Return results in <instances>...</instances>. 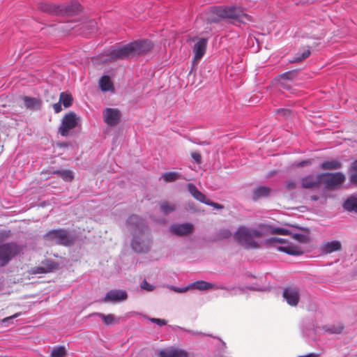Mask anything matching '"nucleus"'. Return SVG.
<instances>
[{
    "label": "nucleus",
    "mask_w": 357,
    "mask_h": 357,
    "mask_svg": "<svg viewBox=\"0 0 357 357\" xmlns=\"http://www.w3.org/2000/svg\"><path fill=\"white\" fill-rule=\"evenodd\" d=\"M286 112H287V110L284 109H281L278 110V113H284V114Z\"/></svg>",
    "instance_id": "50"
},
{
    "label": "nucleus",
    "mask_w": 357,
    "mask_h": 357,
    "mask_svg": "<svg viewBox=\"0 0 357 357\" xmlns=\"http://www.w3.org/2000/svg\"><path fill=\"white\" fill-rule=\"evenodd\" d=\"M351 169L352 171H357V160L352 163Z\"/></svg>",
    "instance_id": "47"
},
{
    "label": "nucleus",
    "mask_w": 357,
    "mask_h": 357,
    "mask_svg": "<svg viewBox=\"0 0 357 357\" xmlns=\"http://www.w3.org/2000/svg\"><path fill=\"white\" fill-rule=\"evenodd\" d=\"M207 44L208 40L204 38H199L195 43L192 47V50L195 54L192 61L193 65L197 64L201 59L204 56L206 51Z\"/></svg>",
    "instance_id": "12"
},
{
    "label": "nucleus",
    "mask_w": 357,
    "mask_h": 357,
    "mask_svg": "<svg viewBox=\"0 0 357 357\" xmlns=\"http://www.w3.org/2000/svg\"><path fill=\"white\" fill-rule=\"evenodd\" d=\"M54 173L60 175V176L66 182H70L74 178V174L70 170H58Z\"/></svg>",
    "instance_id": "32"
},
{
    "label": "nucleus",
    "mask_w": 357,
    "mask_h": 357,
    "mask_svg": "<svg viewBox=\"0 0 357 357\" xmlns=\"http://www.w3.org/2000/svg\"><path fill=\"white\" fill-rule=\"evenodd\" d=\"M344 181L345 176L342 172L321 174V183L329 190L337 188Z\"/></svg>",
    "instance_id": "8"
},
{
    "label": "nucleus",
    "mask_w": 357,
    "mask_h": 357,
    "mask_svg": "<svg viewBox=\"0 0 357 357\" xmlns=\"http://www.w3.org/2000/svg\"><path fill=\"white\" fill-rule=\"evenodd\" d=\"M176 210V206L174 204H170L167 201H163L160 204V211L165 215L174 212Z\"/></svg>",
    "instance_id": "30"
},
{
    "label": "nucleus",
    "mask_w": 357,
    "mask_h": 357,
    "mask_svg": "<svg viewBox=\"0 0 357 357\" xmlns=\"http://www.w3.org/2000/svg\"><path fill=\"white\" fill-rule=\"evenodd\" d=\"M343 327L342 326H327L325 327V331L332 334H338L342 331Z\"/></svg>",
    "instance_id": "35"
},
{
    "label": "nucleus",
    "mask_w": 357,
    "mask_h": 357,
    "mask_svg": "<svg viewBox=\"0 0 357 357\" xmlns=\"http://www.w3.org/2000/svg\"><path fill=\"white\" fill-rule=\"evenodd\" d=\"M22 99L24 101V107L27 109L38 110L41 108L42 100L39 98L23 96Z\"/></svg>",
    "instance_id": "18"
},
{
    "label": "nucleus",
    "mask_w": 357,
    "mask_h": 357,
    "mask_svg": "<svg viewBox=\"0 0 357 357\" xmlns=\"http://www.w3.org/2000/svg\"><path fill=\"white\" fill-rule=\"evenodd\" d=\"M13 317H16V315H15L13 317H10L5 318L4 319H3V322H5V321H8V319H11Z\"/></svg>",
    "instance_id": "49"
},
{
    "label": "nucleus",
    "mask_w": 357,
    "mask_h": 357,
    "mask_svg": "<svg viewBox=\"0 0 357 357\" xmlns=\"http://www.w3.org/2000/svg\"><path fill=\"white\" fill-rule=\"evenodd\" d=\"M127 226L132 231L133 239L131 242L132 248L136 252H145L149 250L150 243L148 241H142L138 236L146 229L144 220L136 215H130L127 220Z\"/></svg>",
    "instance_id": "4"
},
{
    "label": "nucleus",
    "mask_w": 357,
    "mask_h": 357,
    "mask_svg": "<svg viewBox=\"0 0 357 357\" xmlns=\"http://www.w3.org/2000/svg\"><path fill=\"white\" fill-rule=\"evenodd\" d=\"M296 185V182L294 180H289L286 182L285 186L288 190H291L295 188Z\"/></svg>",
    "instance_id": "43"
},
{
    "label": "nucleus",
    "mask_w": 357,
    "mask_h": 357,
    "mask_svg": "<svg viewBox=\"0 0 357 357\" xmlns=\"http://www.w3.org/2000/svg\"><path fill=\"white\" fill-rule=\"evenodd\" d=\"M43 265L45 266L37 267L36 271H34V273H44L51 272L57 266V265L55 262L50 261V260H46L45 261H44Z\"/></svg>",
    "instance_id": "22"
},
{
    "label": "nucleus",
    "mask_w": 357,
    "mask_h": 357,
    "mask_svg": "<svg viewBox=\"0 0 357 357\" xmlns=\"http://www.w3.org/2000/svg\"><path fill=\"white\" fill-rule=\"evenodd\" d=\"M81 5L78 2H72L65 8L64 13L69 15H73L79 12Z\"/></svg>",
    "instance_id": "27"
},
{
    "label": "nucleus",
    "mask_w": 357,
    "mask_h": 357,
    "mask_svg": "<svg viewBox=\"0 0 357 357\" xmlns=\"http://www.w3.org/2000/svg\"><path fill=\"white\" fill-rule=\"evenodd\" d=\"M22 250L17 243L11 242L0 245V266H4Z\"/></svg>",
    "instance_id": "6"
},
{
    "label": "nucleus",
    "mask_w": 357,
    "mask_h": 357,
    "mask_svg": "<svg viewBox=\"0 0 357 357\" xmlns=\"http://www.w3.org/2000/svg\"><path fill=\"white\" fill-rule=\"evenodd\" d=\"M151 322L158 324L160 326H162L167 324V321L163 319L151 318Z\"/></svg>",
    "instance_id": "40"
},
{
    "label": "nucleus",
    "mask_w": 357,
    "mask_h": 357,
    "mask_svg": "<svg viewBox=\"0 0 357 357\" xmlns=\"http://www.w3.org/2000/svg\"><path fill=\"white\" fill-rule=\"evenodd\" d=\"M350 181L352 183L357 184V171H353L351 174Z\"/></svg>",
    "instance_id": "44"
},
{
    "label": "nucleus",
    "mask_w": 357,
    "mask_h": 357,
    "mask_svg": "<svg viewBox=\"0 0 357 357\" xmlns=\"http://www.w3.org/2000/svg\"><path fill=\"white\" fill-rule=\"evenodd\" d=\"M341 243L339 241H326L321 245V250L324 254H331L341 249Z\"/></svg>",
    "instance_id": "19"
},
{
    "label": "nucleus",
    "mask_w": 357,
    "mask_h": 357,
    "mask_svg": "<svg viewBox=\"0 0 357 357\" xmlns=\"http://www.w3.org/2000/svg\"><path fill=\"white\" fill-rule=\"evenodd\" d=\"M153 47L151 41L148 40L135 41L121 47H112L107 51L106 55L109 60L125 59L135 55L145 54Z\"/></svg>",
    "instance_id": "3"
},
{
    "label": "nucleus",
    "mask_w": 357,
    "mask_h": 357,
    "mask_svg": "<svg viewBox=\"0 0 357 357\" xmlns=\"http://www.w3.org/2000/svg\"><path fill=\"white\" fill-rule=\"evenodd\" d=\"M264 243L267 246L275 248L277 250L285 252L290 255H301L303 253L302 249L289 242L286 239L276 237H271L264 241Z\"/></svg>",
    "instance_id": "5"
},
{
    "label": "nucleus",
    "mask_w": 357,
    "mask_h": 357,
    "mask_svg": "<svg viewBox=\"0 0 357 357\" xmlns=\"http://www.w3.org/2000/svg\"><path fill=\"white\" fill-rule=\"evenodd\" d=\"M180 178V174L176 172H168L162 174L160 178L165 182H172Z\"/></svg>",
    "instance_id": "29"
},
{
    "label": "nucleus",
    "mask_w": 357,
    "mask_h": 357,
    "mask_svg": "<svg viewBox=\"0 0 357 357\" xmlns=\"http://www.w3.org/2000/svg\"><path fill=\"white\" fill-rule=\"evenodd\" d=\"M283 298L291 306H296L300 298L299 291L294 287H286L283 290Z\"/></svg>",
    "instance_id": "14"
},
{
    "label": "nucleus",
    "mask_w": 357,
    "mask_h": 357,
    "mask_svg": "<svg viewBox=\"0 0 357 357\" xmlns=\"http://www.w3.org/2000/svg\"><path fill=\"white\" fill-rule=\"evenodd\" d=\"M344 208L348 211L357 213V197L351 196L348 197L343 204Z\"/></svg>",
    "instance_id": "24"
},
{
    "label": "nucleus",
    "mask_w": 357,
    "mask_h": 357,
    "mask_svg": "<svg viewBox=\"0 0 357 357\" xmlns=\"http://www.w3.org/2000/svg\"><path fill=\"white\" fill-rule=\"evenodd\" d=\"M46 240L56 244L68 246L73 244L74 238L65 229H54L45 235Z\"/></svg>",
    "instance_id": "7"
},
{
    "label": "nucleus",
    "mask_w": 357,
    "mask_h": 357,
    "mask_svg": "<svg viewBox=\"0 0 357 357\" xmlns=\"http://www.w3.org/2000/svg\"><path fill=\"white\" fill-rule=\"evenodd\" d=\"M99 86L102 91H113V84L107 75H103L100 78Z\"/></svg>",
    "instance_id": "21"
},
{
    "label": "nucleus",
    "mask_w": 357,
    "mask_h": 357,
    "mask_svg": "<svg viewBox=\"0 0 357 357\" xmlns=\"http://www.w3.org/2000/svg\"><path fill=\"white\" fill-rule=\"evenodd\" d=\"M219 289H225V287H223L222 286H220L218 287Z\"/></svg>",
    "instance_id": "52"
},
{
    "label": "nucleus",
    "mask_w": 357,
    "mask_h": 357,
    "mask_svg": "<svg viewBox=\"0 0 357 357\" xmlns=\"http://www.w3.org/2000/svg\"><path fill=\"white\" fill-rule=\"evenodd\" d=\"M312 199L314 201H317L319 199V197L317 196H312Z\"/></svg>",
    "instance_id": "51"
},
{
    "label": "nucleus",
    "mask_w": 357,
    "mask_h": 357,
    "mask_svg": "<svg viewBox=\"0 0 357 357\" xmlns=\"http://www.w3.org/2000/svg\"><path fill=\"white\" fill-rule=\"evenodd\" d=\"M341 167V163L336 160H326L320 165L321 169H337Z\"/></svg>",
    "instance_id": "26"
},
{
    "label": "nucleus",
    "mask_w": 357,
    "mask_h": 357,
    "mask_svg": "<svg viewBox=\"0 0 357 357\" xmlns=\"http://www.w3.org/2000/svg\"><path fill=\"white\" fill-rule=\"evenodd\" d=\"M173 289L175 291H177V292H184L185 291H187L188 289V287H185V288H183V289H181V288H178V287H172Z\"/></svg>",
    "instance_id": "46"
},
{
    "label": "nucleus",
    "mask_w": 357,
    "mask_h": 357,
    "mask_svg": "<svg viewBox=\"0 0 357 357\" xmlns=\"http://www.w3.org/2000/svg\"><path fill=\"white\" fill-rule=\"evenodd\" d=\"M159 357H188V352L181 348L168 347L159 351Z\"/></svg>",
    "instance_id": "16"
},
{
    "label": "nucleus",
    "mask_w": 357,
    "mask_h": 357,
    "mask_svg": "<svg viewBox=\"0 0 357 357\" xmlns=\"http://www.w3.org/2000/svg\"><path fill=\"white\" fill-rule=\"evenodd\" d=\"M59 101L66 108H67L72 105L73 97L70 94L62 92L59 96Z\"/></svg>",
    "instance_id": "31"
},
{
    "label": "nucleus",
    "mask_w": 357,
    "mask_h": 357,
    "mask_svg": "<svg viewBox=\"0 0 357 357\" xmlns=\"http://www.w3.org/2000/svg\"><path fill=\"white\" fill-rule=\"evenodd\" d=\"M296 73L295 71H288L282 73L280 75V82L281 84L284 85V81L292 80L296 76Z\"/></svg>",
    "instance_id": "33"
},
{
    "label": "nucleus",
    "mask_w": 357,
    "mask_h": 357,
    "mask_svg": "<svg viewBox=\"0 0 357 357\" xmlns=\"http://www.w3.org/2000/svg\"><path fill=\"white\" fill-rule=\"evenodd\" d=\"M191 156L192 159L196 162V163L199 164L202 161V158L200 154L198 152H192L191 153Z\"/></svg>",
    "instance_id": "42"
},
{
    "label": "nucleus",
    "mask_w": 357,
    "mask_h": 357,
    "mask_svg": "<svg viewBox=\"0 0 357 357\" xmlns=\"http://www.w3.org/2000/svg\"><path fill=\"white\" fill-rule=\"evenodd\" d=\"M128 294L125 290L114 289L109 291L102 298L104 303H119L127 299Z\"/></svg>",
    "instance_id": "13"
},
{
    "label": "nucleus",
    "mask_w": 357,
    "mask_h": 357,
    "mask_svg": "<svg viewBox=\"0 0 357 357\" xmlns=\"http://www.w3.org/2000/svg\"><path fill=\"white\" fill-rule=\"evenodd\" d=\"M292 238L300 243H306L308 240L307 236L302 234H294Z\"/></svg>",
    "instance_id": "38"
},
{
    "label": "nucleus",
    "mask_w": 357,
    "mask_h": 357,
    "mask_svg": "<svg viewBox=\"0 0 357 357\" xmlns=\"http://www.w3.org/2000/svg\"><path fill=\"white\" fill-rule=\"evenodd\" d=\"M270 234L289 235L290 231L285 228L273 227L266 224H260L256 228L242 225L238 227L234 234V237L244 248L256 249L259 247V245L255 238Z\"/></svg>",
    "instance_id": "1"
},
{
    "label": "nucleus",
    "mask_w": 357,
    "mask_h": 357,
    "mask_svg": "<svg viewBox=\"0 0 357 357\" xmlns=\"http://www.w3.org/2000/svg\"><path fill=\"white\" fill-rule=\"evenodd\" d=\"M231 233L229 229H220L216 234V238L218 239H222V238H227L229 236H231Z\"/></svg>",
    "instance_id": "36"
},
{
    "label": "nucleus",
    "mask_w": 357,
    "mask_h": 357,
    "mask_svg": "<svg viewBox=\"0 0 357 357\" xmlns=\"http://www.w3.org/2000/svg\"><path fill=\"white\" fill-rule=\"evenodd\" d=\"M39 8L43 12L54 15H57L59 12L63 11V10L60 9L59 6L46 3H40Z\"/></svg>",
    "instance_id": "23"
},
{
    "label": "nucleus",
    "mask_w": 357,
    "mask_h": 357,
    "mask_svg": "<svg viewBox=\"0 0 357 357\" xmlns=\"http://www.w3.org/2000/svg\"><path fill=\"white\" fill-rule=\"evenodd\" d=\"M94 315L100 317L102 320L103 323L107 326H111V325L119 323V321H120V319L116 318L112 314H104L100 312H97V313H95Z\"/></svg>",
    "instance_id": "20"
},
{
    "label": "nucleus",
    "mask_w": 357,
    "mask_h": 357,
    "mask_svg": "<svg viewBox=\"0 0 357 357\" xmlns=\"http://www.w3.org/2000/svg\"><path fill=\"white\" fill-rule=\"evenodd\" d=\"M190 287L203 291L213 287L214 284L204 280H198L192 283Z\"/></svg>",
    "instance_id": "28"
},
{
    "label": "nucleus",
    "mask_w": 357,
    "mask_h": 357,
    "mask_svg": "<svg viewBox=\"0 0 357 357\" xmlns=\"http://www.w3.org/2000/svg\"><path fill=\"white\" fill-rule=\"evenodd\" d=\"M301 183L302 188L305 189L317 188L321 183V174L305 176L302 178Z\"/></svg>",
    "instance_id": "15"
},
{
    "label": "nucleus",
    "mask_w": 357,
    "mask_h": 357,
    "mask_svg": "<svg viewBox=\"0 0 357 357\" xmlns=\"http://www.w3.org/2000/svg\"><path fill=\"white\" fill-rule=\"evenodd\" d=\"M61 105L60 101L53 105V108L56 113H59L62 110Z\"/></svg>",
    "instance_id": "45"
},
{
    "label": "nucleus",
    "mask_w": 357,
    "mask_h": 357,
    "mask_svg": "<svg viewBox=\"0 0 357 357\" xmlns=\"http://www.w3.org/2000/svg\"><path fill=\"white\" fill-rule=\"evenodd\" d=\"M205 20L209 23L218 22L222 19H232L241 23L251 20V17L245 14L243 10L236 6H215L205 13Z\"/></svg>",
    "instance_id": "2"
},
{
    "label": "nucleus",
    "mask_w": 357,
    "mask_h": 357,
    "mask_svg": "<svg viewBox=\"0 0 357 357\" xmlns=\"http://www.w3.org/2000/svg\"><path fill=\"white\" fill-rule=\"evenodd\" d=\"M299 357H318V355L314 353H310L305 356H301Z\"/></svg>",
    "instance_id": "48"
},
{
    "label": "nucleus",
    "mask_w": 357,
    "mask_h": 357,
    "mask_svg": "<svg viewBox=\"0 0 357 357\" xmlns=\"http://www.w3.org/2000/svg\"><path fill=\"white\" fill-rule=\"evenodd\" d=\"M310 55V51L309 50H304L301 55L297 56L292 61L293 62H299L302 60L307 58Z\"/></svg>",
    "instance_id": "37"
},
{
    "label": "nucleus",
    "mask_w": 357,
    "mask_h": 357,
    "mask_svg": "<svg viewBox=\"0 0 357 357\" xmlns=\"http://www.w3.org/2000/svg\"><path fill=\"white\" fill-rule=\"evenodd\" d=\"M271 189L266 186H260L253 192V199L257 200L261 197H266L269 195Z\"/></svg>",
    "instance_id": "25"
},
{
    "label": "nucleus",
    "mask_w": 357,
    "mask_h": 357,
    "mask_svg": "<svg viewBox=\"0 0 357 357\" xmlns=\"http://www.w3.org/2000/svg\"><path fill=\"white\" fill-rule=\"evenodd\" d=\"M188 189L191 195L199 202L206 205L211 206L216 209L223 208L222 205L213 202L210 199H207L206 196L202 192H200L193 183H188Z\"/></svg>",
    "instance_id": "10"
},
{
    "label": "nucleus",
    "mask_w": 357,
    "mask_h": 357,
    "mask_svg": "<svg viewBox=\"0 0 357 357\" xmlns=\"http://www.w3.org/2000/svg\"><path fill=\"white\" fill-rule=\"evenodd\" d=\"M121 112L117 108H105L102 111L104 122L109 126H116L121 120Z\"/></svg>",
    "instance_id": "11"
},
{
    "label": "nucleus",
    "mask_w": 357,
    "mask_h": 357,
    "mask_svg": "<svg viewBox=\"0 0 357 357\" xmlns=\"http://www.w3.org/2000/svg\"><path fill=\"white\" fill-rule=\"evenodd\" d=\"M66 353V349L63 347H56L52 349L51 357H64Z\"/></svg>",
    "instance_id": "34"
},
{
    "label": "nucleus",
    "mask_w": 357,
    "mask_h": 357,
    "mask_svg": "<svg viewBox=\"0 0 357 357\" xmlns=\"http://www.w3.org/2000/svg\"><path fill=\"white\" fill-rule=\"evenodd\" d=\"M140 287L142 289L148 291H151L154 289V286L149 283L146 280L142 282Z\"/></svg>",
    "instance_id": "39"
},
{
    "label": "nucleus",
    "mask_w": 357,
    "mask_h": 357,
    "mask_svg": "<svg viewBox=\"0 0 357 357\" xmlns=\"http://www.w3.org/2000/svg\"><path fill=\"white\" fill-rule=\"evenodd\" d=\"M311 163H312V162H311L310 160H303V161L299 162L294 163V166L296 167H304L305 165H309Z\"/></svg>",
    "instance_id": "41"
},
{
    "label": "nucleus",
    "mask_w": 357,
    "mask_h": 357,
    "mask_svg": "<svg viewBox=\"0 0 357 357\" xmlns=\"http://www.w3.org/2000/svg\"><path fill=\"white\" fill-rule=\"evenodd\" d=\"M79 122V118L74 112L66 114L61 120L59 132L63 137L68 135L69 132L76 128Z\"/></svg>",
    "instance_id": "9"
},
{
    "label": "nucleus",
    "mask_w": 357,
    "mask_h": 357,
    "mask_svg": "<svg viewBox=\"0 0 357 357\" xmlns=\"http://www.w3.org/2000/svg\"><path fill=\"white\" fill-rule=\"evenodd\" d=\"M170 231L178 235L184 236L190 234L193 230V225L191 223L174 224L170 227Z\"/></svg>",
    "instance_id": "17"
}]
</instances>
